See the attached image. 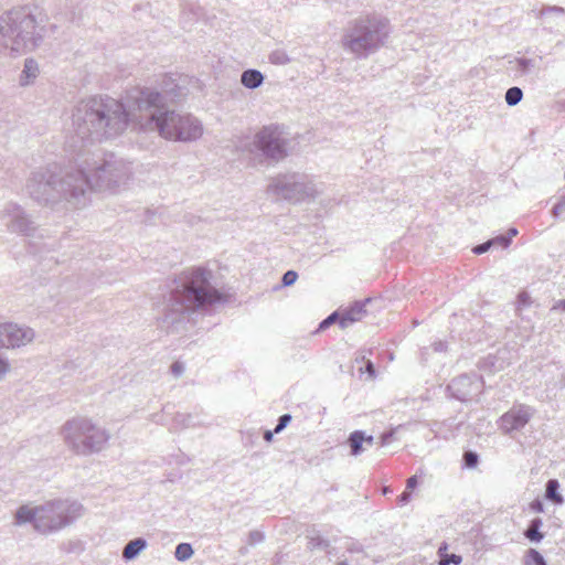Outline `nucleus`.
<instances>
[{
	"instance_id": "53",
	"label": "nucleus",
	"mask_w": 565,
	"mask_h": 565,
	"mask_svg": "<svg viewBox=\"0 0 565 565\" xmlns=\"http://www.w3.org/2000/svg\"><path fill=\"white\" fill-rule=\"evenodd\" d=\"M338 565H350L347 561H340Z\"/></svg>"
},
{
	"instance_id": "2",
	"label": "nucleus",
	"mask_w": 565,
	"mask_h": 565,
	"mask_svg": "<svg viewBox=\"0 0 565 565\" xmlns=\"http://www.w3.org/2000/svg\"><path fill=\"white\" fill-rule=\"evenodd\" d=\"M132 104L131 90L125 102L109 96H94L81 100L72 114L75 138L70 147L76 150L79 149L77 141L102 142L121 135L129 121L136 124L137 109L131 107Z\"/></svg>"
},
{
	"instance_id": "31",
	"label": "nucleus",
	"mask_w": 565,
	"mask_h": 565,
	"mask_svg": "<svg viewBox=\"0 0 565 565\" xmlns=\"http://www.w3.org/2000/svg\"><path fill=\"white\" fill-rule=\"evenodd\" d=\"M550 14L563 17V15H565V9L562 7H557V6H546V7L542 8V10L540 11V17H545V15H550Z\"/></svg>"
},
{
	"instance_id": "44",
	"label": "nucleus",
	"mask_w": 565,
	"mask_h": 565,
	"mask_svg": "<svg viewBox=\"0 0 565 565\" xmlns=\"http://www.w3.org/2000/svg\"><path fill=\"white\" fill-rule=\"evenodd\" d=\"M411 497H412L411 491L405 489V491L398 497V503L401 505L408 503L411 500Z\"/></svg>"
},
{
	"instance_id": "37",
	"label": "nucleus",
	"mask_w": 565,
	"mask_h": 565,
	"mask_svg": "<svg viewBox=\"0 0 565 565\" xmlns=\"http://www.w3.org/2000/svg\"><path fill=\"white\" fill-rule=\"evenodd\" d=\"M490 242H492L493 246H500L502 248H508L510 246V237H507L505 235H499L494 238H491Z\"/></svg>"
},
{
	"instance_id": "50",
	"label": "nucleus",
	"mask_w": 565,
	"mask_h": 565,
	"mask_svg": "<svg viewBox=\"0 0 565 565\" xmlns=\"http://www.w3.org/2000/svg\"><path fill=\"white\" fill-rule=\"evenodd\" d=\"M518 234V230L515 227H511L509 231H508V234L505 235L507 237H510V241L512 239V237L516 236Z\"/></svg>"
},
{
	"instance_id": "36",
	"label": "nucleus",
	"mask_w": 565,
	"mask_h": 565,
	"mask_svg": "<svg viewBox=\"0 0 565 565\" xmlns=\"http://www.w3.org/2000/svg\"><path fill=\"white\" fill-rule=\"evenodd\" d=\"M462 561L461 556L460 555H457V554H446L444 556H441L440 558V565H449V564H455V565H458L460 564Z\"/></svg>"
},
{
	"instance_id": "5",
	"label": "nucleus",
	"mask_w": 565,
	"mask_h": 565,
	"mask_svg": "<svg viewBox=\"0 0 565 565\" xmlns=\"http://www.w3.org/2000/svg\"><path fill=\"white\" fill-rule=\"evenodd\" d=\"M392 28L390 21L376 13L362 14L347 24L341 45L355 58H366L386 45Z\"/></svg>"
},
{
	"instance_id": "27",
	"label": "nucleus",
	"mask_w": 565,
	"mask_h": 565,
	"mask_svg": "<svg viewBox=\"0 0 565 565\" xmlns=\"http://www.w3.org/2000/svg\"><path fill=\"white\" fill-rule=\"evenodd\" d=\"M525 565H547L546 561L544 559L543 555L534 550L530 548L526 552L525 558H524Z\"/></svg>"
},
{
	"instance_id": "47",
	"label": "nucleus",
	"mask_w": 565,
	"mask_h": 565,
	"mask_svg": "<svg viewBox=\"0 0 565 565\" xmlns=\"http://www.w3.org/2000/svg\"><path fill=\"white\" fill-rule=\"evenodd\" d=\"M433 348L436 352H441L446 350V343L443 341L434 342Z\"/></svg>"
},
{
	"instance_id": "4",
	"label": "nucleus",
	"mask_w": 565,
	"mask_h": 565,
	"mask_svg": "<svg viewBox=\"0 0 565 565\" xmlns=\"http://www.w3.org/2000/svg\"><path fill=\"white\" fill-rule=\"evenodd\" d=\"M44 29L29 7L13 8L0 15V57H17L35 50Z\"/></svg>"
},
{
	"instance_id": "25",
	"label": "nucleus",
	"mask_w": 565,
	"mask_h": 565,
	"mask_svg": "<svg viewBox=\"0 0 565 565\" xmlns=\"http://www.w3.org/2000/svg\"><path fill=\"white\" fill-rule=\"evenodd\" d=\"M268 60L274 65H286V64L290 63V61H291L290 57L288 56L287 52L285 50H280V49L273 51L269 54Z\"/></svg>"
},
{
	"instance_id": "24",
	"label": "nucleus",
	"mask_w": 565,
	"mask_h": 565,
	"mask_svg": "<svg viewBox=\"0 0 565 565\" xmlns=\"http://www.w3.org/2000/svg\"><path fill=\"white\" fill-rule=\"evenodd\" d=\"M194 550L190 543H180L175 547L174 556L179 562H185L192 557Z\"/></svg>"
},
{
	"instance_id": "21",
	"label": "nucleus",
	"mask_w": 565,
	"mask_h": 565,
	"mask_svg": "<svg viewBox=\"0 0 565 565\" xmlns=\"http://www.w3.org/2000/svg\"><path fill=\"white\" fill-rule=\"evenodd\" d=\"M365 440V434L362 430H354L350 434L348 438V443L350 446V452L352 456L356 457L362 454V451L365 449L363 447Z\"/></svg>"
},
{
	"instance_id": "12",
	"label": "nucleus",
	"mask_w": 565,
	"mask_h": 565,
	"mask_svg": "<svg viewBox=\"0 0 565 565\" xmlns=\"http://www.w3.org/2000/svg\"><path fill=\"white\" fill-rule=\"evenodd\" d=\"M1 218H9L7 228L11 233L26 237H33L38 231L34 222L30 218L23 207L17 203L9 202L0 211Z\"/></svg>"
},
{
	"instance_id": "18",
	"label": "nucleus",
	"mask_w": 565,
	"mask_h": 565,
	"mask_svg": "<svg viewBox=\"0 0 565 565\" xmlns=\"http://www.w3.org/2000/svg\"><path fill=\"white\" fill-rule=\"evenodd\" d=\"M265 76L255 68H248L241 74V83L248 89H256L263 85Z\"/></svg>"
},
{
	"instance_id": "54",
	"label": "nucleus",
	"mask_w": 565,
	"mask_h": 565,
	"mask_svg": "<svg viewBox=\"0 0 565 565\" xmlns=\"http://www.w3.org/2000/svg\"><path fill=\"white\" fill-rule=\"evenodd\" d=\"M563 109H564V111H565V103L563 104Z\"/></svg>"
},
{
	"instance_id": "33",
	"label": "nucleus",
	"mask_w": 565,
	"mask_h": 565,
	"mask_svg": "<svg viewBox=\"0 0 565 565\" xmlns=\"http://www.w3.org/2000/svg\"><path fill=\"white\" fill-rule=\"evenodd\" d=\"M265 536L264 533L258 530H253L248 534L247 542L249 545H256L258 543H262L264 541Z\"/></svg>"
},
{
	"instance_id": "23",
	"label": "nucleus",
	"mask_w": 565,
	"mask_h": 565,
	"mask_svg": "<svg viewBox=\"0 0 565 565\" xmlns=\"http://www.w3.org/2000/svg\"><path fill=\"white\" fill-rule=\"evenodd\" d=\"M559 483L556 479H550L545 488V497L555 503H562L563 497L558 492Z\"/></svg>"
},
{
	"instance_id": "38",
	"label": "nucleus",
	"mask_w": 565,
	"mask_h": 565,
	"mask_svg": "<svg viewBox=\"0 0 565 565\" xmlns=\"http://www.w3.org/2000/svg\"><path fill=\"white\" fill-rule=\"evenodd\" d=\"M339 315L338 312H332L330 316H328L324 320H322L319 324L320 330H326L331 324H333L337 320L339 321Z\"/></svg>"
},
{
	"instance_id": "15",
	"label": "nucleus",
	"mask_w": 565,
	"mask_h": 565,
	"mask_svg": "<svg viewBox=\"0 0 565 565\" xmlns=\"http://www.w3.org/2000/svg\"><path fill=\"white\" fill-rule=\"evenodd\" d=\"M534 415V409L527 405L513 406L500 418V428L505 434L522 429Z\"/></svg>"
},
{
	"instance_id": "30",
	"label": "nucleus",
	"mask_w": 565,
	"mask_h": 565,
	"mask_svg": "<svg viewBox=\"0 0 565 565\" xmlns=\"http://www.w3.org/2000/svg\"><path fill=\"white\" fill-rule=\"evenodd\" d=\"M328 541H326L324 539L320 537V536H312L309 539V542H308V547L310 550H324L328 547Z\"/></svg>"
},
{
	"instance_id": "35",
	"label": "nucleus",
	"mask_w": 565,
	"mask_h": 565,
	"mask_svg": "<svg viewBox=\"0 0 565 565\" xmlns=\"http://www.w3.org/2000/svg\"><path fill=\"white\" fill-rule=\"evenodd\" d=\"M298 278V274L295 270H287L281 278V282L284 286L288 287L296 282Z\"/></svg>"
},
{
	"instance_id": "20",
	"label": "nucleus",
	"mask_w": 565,
	"mask_h": 565,
	"mask_svg": "<svg viewBox=\"0 0 565 565\" xmlns=\"http://www.w3.org/2000/svg\"><path fill=\"white\" fill-rule=\"evenodd\" d=\"M147 547V541L142 537H138L129 541L122 551V558L131 561L136 558Z\"/></svg>"
},
{
	"instance_id": "19",
	"label": "nucleus",
	"mask_w": 565,
	"mask_h": 565,
	"mask_svg": "<svg viewBox=\"0 0 565 565\" xmlns=\"http://www.w3.org/2000/svg\"><path fill=\"white\" fill-rule=\"evenodd\" d=\"M39 65L38 62L33 58H26L24 61L23 70L20 75V85L28 86L34 82V79L39 75Z\"/></svg>"
},
{
	"instance_id": "6",
	"label": "nucleus",
	"mask_w": 565,
	"mask_h": 565,
	"mask_svg": "<svg viewBox=\"0 0 565 565\" xmlns=\"http://www.w3.org/2000/svg\"><path fill=\"white\" fill-rule=\"evenodd\" d=\"M83 505L74 500L55 499L36 507L21 505L14 515V524L32 523L33 529L43 535L58 532L83 515Z\"/></svg>"
},
{
	"instance_id": "42",
	"label": "nucleus",
	"mask_w": 565,
	"mask_h": 565,
	"mask_svg": "<svg viewBox=\"0 0 565 565\" xmlns=\"http://www.w3.org/2000/svg\"><path fill=\"white\" fill-rule=\"evenodd\" d=\"M171 372L174 376H181L184 372V365L181 362H174L171 365Z\"/></svg>"
},
{
	"instance_id": "49",
	"label": "nucleus",
	"mask_w": 565,
	"mask_h": 565,
	"mask_svg": "<svg viewBox=\"0 0 565 565\" xmlns=\"http://www.w3.org/2000/svg\"><path fill=\"white\" fill-rule=\"evenodd\" d=\"M374 444V437L373 436H365L364 445L365 449L369 447H372Z\"/></svg>"
},
{
	"instance_id": "26",
	"label": "nucleus",
	"mask_w": 565,
	"mask_h": 565,
	"mask_svg": "<svg viewBox=\"0 0 565 565\" xmlns=\"http://www.w3.org/2000/svg\"><path fill=\"white\" fill-rule=\"evenodd\" d=\"M523 98V92L520 87L513 86L505 92V103L509 106L518 105Z\"/></svg>"
},
{
	"instance_id": "46",
	"label": "nucleus",
	"mask_w": 565,
	"mask_h": 565,
	"mask_svg": "<svg viewBox=\"0 0 565 565\" xmlns=\"http://www.w3.org/2000/svg\"><path fill=\"white\" fill-rule=\"evenodd\" d=\"M530 507L534 512H543V503L540 500L532 501Z\"/></svg>"
},
{
	"instance_id": "3",
	"label": "nucleus",
	"mask_w": 565,
	"mask_h": 565,
	"mask_svg": "<svg viewBox=\"0 0 565 565\" xmlns=\"http://www.w3.org/2000/svg\"><path fill=\"white\" fill-rule=\"evenodd\" d=\"M212 271L205 268H193L184 273L182 281L170 292L164 302L159 326L168 333L183 329L188 315L224 301V295L211 284Z\"/></svg>"
},
{
	"instance_id": "16",
	"label": "nucleus",
	"mask_w": 565,
	"mask_h": 565,
	"mask_svg": "<svg viewBox=\"0 0 565 565\" xmlns=\"http://www.w3.org/2000/svg\"><path fill=\"white\" fill-rule=\"evenodd\" d=\"M203 126L201 121L191 114L179 113L177 122V141L189 142L201 138Z\"/></svg>"
},
{
	"instance_id": "1",
	"label": "nucleus",
	"mask_w": 565,
	"mask_h": 565,
	"mask_svg": "<svg viewBox=\"0 0 565 565\" xmlns=\"http://www.w3.org/2000/svg\"><path fill=\"white\" fill-rule=\"evenodd\" d=\"M74 167L47 166L33 171L26 194L52 210L84 207L93 191H117L129 181L131 163L114 153H85L81 148Z\"/></svg>"
},
{
	"instance_id": "52",
	"label": "nucleus",
	"mask_w": 565,
	"mask_h": 565,
	"mask_svg": "<svg viewBox=\"0 0 565 565\" xmlns=\"http://www.w3.org/2000/svg\"><path fill=\"white\" fill-rule=\"evenodd\" d=\"M554 308H559L562 310H565V299L564 300H559Z\"/></svg>"
},
{
	"instance_id": "22",
	"label": "nucleus",
	"mask_w": 565,
	"mask_h": 565,
	"mask_svg": "<svg viewBox=\"0 0 565 565\" xmlns=\"http://www.w3.org/2000/svg\"><path fill=\"white\" fill-rule=\"evenodd\" d=\"M543 522L540 518L533 519L524 532V536L531 542H540L543 540L544 534L540 531Z\"/></svg>"
},
{
	"instance_id": "8",
	"label": "nucleus",
	"mask_w": 565,
	"mask_h": 565,
	"mask_svg": "<svg viewBox=\"0 0 565 565\" xmlns=\"http://www.w3.org/2000/svg\"><path fill=\"white\" fill-rule=\"evenodd\" d=\"M244 149L253 166L262 164L265 160L278 162L288 154L287 139L277 126L262 128Z\"/></svg>"
},
{
	"instance_id": "13",
	"label": "nucleus",
	"mask_w": 565,
	"mask_h": 565,
	"mask_svg": "<svg viewBox=\"0 0 565 565\" xmlns=\"http://www.w3.org/2000/svg\"><path fill=\"white\" fill-rule=\"evenodd\" d=\"M35 331L15 322L0 323V349H19L32 343Z\"/></svg>"
},
{
	"instance_id": "32",
	"label": "nucleus",
	"mask_w": 565,
	"mask_h": 565,
	"mask_svg": "<svg viewBox=\"0 0 565 565\" xmlns=\"http://www.w3.org/2000/svg\"><path fill=\"white\" fill-rule=\"evenodd\" d=\"M552 214L554 217L565 216V194L562 195L558 202L553 206Z\"/></svg>"
},
{
	"instance_id": "14",
	"label": "nucleus",
	"mask_w": 565,
	"mask_h": 565,
	"mask_svg": "<svg viewBox=\"0 0 565 565\" xmlns=\"http://www.w3.org/2000/svg\"><path fill=\"white\" fill-rule=\"evenodd\" d=\"M482 388V377L476 373L461 374L448 384L451 396L460 402L473 401L481 394Z\"/></svg>"
},
{
	"instance_id": "7",
	"label": "nucleus",
	"mask_w": 565,
	"mask_h": 565,
	"mask_svg": "<svg viewBox=\"0 0 565 565\" xmlns=\"http://www.w3.org/2000/svg\"><path fill=\"white\" fill-rule=\"evenodd\" d=\"M66 448L77 456H90L104 450L110 439L109 431L87 417H74L61 427Z\"/></svg>"
},
{
	"instance_id": "10",
	"label": "nucleus",
	"mask_w": 565,
	"mask_h": 565,
	"mask_svg": "<svg viewBox=\"0 0 565 565\" xmlns=\"http://www.w3.org/2000/svg\"><path fill=\"white\" fill-rule=\"evenodd\" d=\"M136 125L145 132H157L166 140L177 141L179 113L169 106L136 108Z\"/></svg>"
},
{
	"instance_id": "41",
	"label": "nucleus",
	"mask_w": 565,
	"mask_h": 565,
	"mask_svg": "<svg viewBox=\"0 0 565 565\" xmlns=\"http://www.w3.org/2000/svg\"><path fill=\"white\" fill-rule=\"evenodd\" d=\"M10 371V363L8 359L0 355V381L7 375Z\"/></svg>"
},
{
	"instance_id": "28",
	"label": "nucleus",
	"mask_w": 565,
	"mask_h": 565,
	"mask_svg": "<svg viewBox=\"0 0 565 565\" xmlns=\"http://www.w3.org/2000/svg\"><path fill=\"white\" fill-rule=\"evenodd\" d=\"M463 463H465V467H467L469 469L476 468L479 463V455L472 450L465 451Z\"/></svg>"
},
{
	"instance_id": "29",
	"label": "nucleus",
	"mask_w": 565,
	"mask_h": 565,
	"mask_svg": "<svg viewBox=\"0 0 565 565\" xmlns=\"http://www.w3.org/2000/svg\"><path fill=\"white\" fill-rule=\"evenodd\" d=\"M192 423V416L190 414H177L173 418L174 428H185Z\"/></svg>"
},
{
	"instance_id": "40",
	"label": "nucleus",
	"mask_w": 565,
	"mask_h": 565,
	"mask_svg": "<svg viewBox=\"0 0 565 565\" xmlns=\"http://www.w3.org/2000/svg\"><path fill=\"white\" fill-rule=\"evenodd\" d=\"M491 247H492V242H490V239H489L482 244L475 246L472 252L477 255H481V254L488 252Z\"/></svg>"
},
{
	"instance_id": "45",
	"label": "nucleus",
	"mask_w": 565,
	"mask_h": 565,
	"mask_svg": "<svg viewBox=\"0 0 565 565\" xmlns=\"http://www.w3.org/2000/svg\"><path fill=\"white\" fill-rule=\"evenodd\" d=\"M417 486V477L413 476L407 480L406 490L411 491Z\"/></svg>"
},
{
	"instance_id": "9",
	"label": "nucleus",
	"mask_w": 565,
	"mask_h": 565,
	"mask_svg": "<svg viewBox=\"0 0 565 565\" xmlns=\"http://www.w3.org/2000/svg\"><path fill=\"white\" fill-rule=\"evenodd\" d=\"M268 192L292 203L315 199L320 193L309 175L298 172L275 178L268 185Z\"/></svg>"
},
{
	"instance_id": "34",
	"label": "nucleus",
	"mask_w": 565,
	"mask_h": 565,
	"mask_svg": "<svg viewBox=\"0 0 565 565\" xmlns=\"http://www.w3.org/2000/svg\"><path fill=\"white\" fill-rule=\"evenodd\" d=\"M291 415L290 414H284L281 415L279 418H278V423L275 427V433L276 434H279L280 431H282L287 425L291 422Z\"/></svg>"
},
{
	"instance_id": "48",
	"label": "nucleus",
	"mask_w": 565,
	"mask_h": 565,
	"mask_svg": "<svg viewBox=\"0 0 565 565\" xmlns=\"http://www.w3.org/2000/svg\"><path fill=\"white\" fill-rule=\"evenodd\" d=\"M274 434L275 433V429L274 430H266L264 433V439L267 441V443H270L273 440V437H274Z\"/></svg>"
},
{
	"instance_id": "11",
	"label": "nucleus",
	"mask_w": 565,
	"mask_h": 565,
	"mask_svg": "<svg viewBox=\"0 0 565 565\" xmlns=\"http://www.w3.org/2000/svg\"><path fill=\"white\" fill-rule=\"evenodd\" d=\"M185 96L184 88L181 87L171 76H164L160 90L152 88H135L131 90L134 100L132 108H149L159 106H170L178 104Z\"/></svg>"
},
{
	"instance_id": "39",
	"label": "nucleus",
	"mask_w": 565,
	"mask_h": 565,
	"mask_svg": "<svg viewBox=\"0 0 565 565\" xmlns=\"http://www.w3.org/2000/svg\"><path fill=\"white\" fill-rule=\"evenodd\" d=\"M518 68L522 73H527L533 67V61L529 58H518Z\"/></svg>"
},
{
	"instance_id": "17",
	"label": "nucleus",
	"mask_w": 565,
	"mask_h": 565,
	"mask_svg": "<svg viewBox=\"0 0 565 565\" xmlns=\"http://www.w3.org/2000/svg\"><path fill=\"white\" fill-rule=\"evenodd\" d=\"M370 301V299H365L364 301H356L352 307L347 309L339 319L340 328L345 329L352 323L360 321L365 316V306Z\"/></svg>"
},
{
	"instance_id": "51",
	"label": "nucleus",
	"mask_w": 565,
	"mask_h": 565,
	"mask_svg": "<svg viewBox=\"0 0 565 565\" xmlns=\"http://www.w3.org/2000/svg\"><path fill=\"white\" fill-rule=\"evenodd\" d=\"M366 371L371 374V375H374L375 373V369H374V365L372 364V362H367L366 364Z\"/></svg>"
},
{
	"instance_id": "43",
	"label": "nucleus",
	"mask_w": 565,
	"mask_h": 565,
	"mask_svg": "<svg viewBox=\"0 0 565 565\" xmlns=\"http://www.w3.org/2000/svg\"><path fill=\"white\" fill-rule=\"evenodd\" d=\"M394 433H395V430H394V429H392V430H390V431H385V433H383V434L381 435V445H382V446H385V445L390 444V443H391V440H392V438H393V436H394Z\"/></svg>"
}]
</instances>
